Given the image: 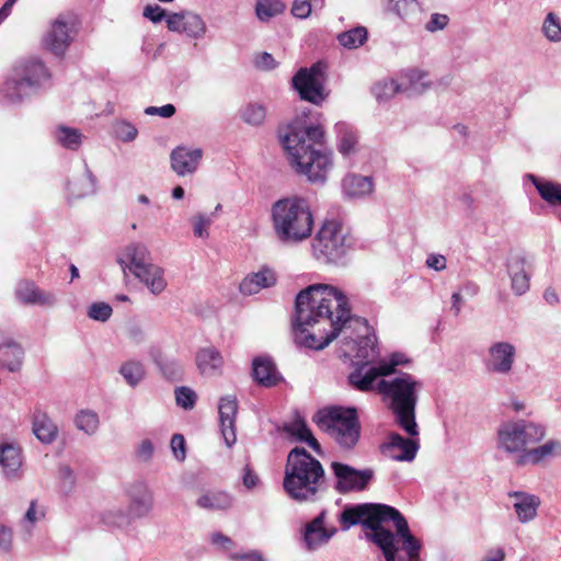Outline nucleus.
<instances>
[{
    "label": "nucleus",
    "mask_w": 561,
    "mask_h": 561,
    "mask_svg": "<svg viewBox=\"0 0 561 561\" xmlns=\"http://www.w3.org/2000/svg\"><path fill=\"white\" fill-rule=\"evenodd\" d=\"M354 324L368 331L367 320L352 314L347 297L334 286L313 284L296 296L291 331L300 346L320 351L341 336L356 357L368 362L376 355V337L354 336Z\"/></svg>",
    "instance_id": "nucleus-1"
},
{
    "label": "nucleus",
    "mask_w": 561,
    "mask_h": 561,
    "mask_svg": "<svg viewBox=\"0 0 561 561\" xmlns=\"http://www.w3.org/2000/svg\"><path fill=\"white\" fill-rule=\"evenodd\" d=\"M342 530L362 525L371 530L366 537L386 561H421V541L411 533L405 517L393 506L379 503L346 505L339 515Z\"/></svg>",
    "instance_id": "nucleus-2"
},
{
    "label": "nucleus",
    "mask_w": 561,
    "mask_h": 561,
    "mask_svg": "<svg viewBox=\"0 0 561 561\" xmlns=\"http://www.w3.org/2000/svg\"><path fill=\"white\" fill-rule=\"evenodd\" d=\"M290 165L312 183L324 184L332 169V152L322 150L324 129L320 124L304 125L296 121L279 133Z\"/></svg>",
    "instance_id": "nucleus-3"
},
{
    "label": "nucleus",
    "mask_w": 561,
    "mask_h": 561,
    "mask_svg": "<svg viewBox=\"0 0 561 561\" xmlns=\"http://www.w3.org/2000/svg\"><path fill=\"white\" fill-rule=\"evenodd\" d=\"M283 488L295 502H316L325 489L322 463L305 448H293L287 455Z\"/></svg>",
    "instance_id": "nucleus-4"
},
{
    "label": "nucleus",
    "mask_w": 561,
    "mask_h": 561,
    "mask_svg": "<svg viewBox=\"0 0 561 561\" xmlns=\"http://www.w3.org/2000/svg\"><path fill=\"white\" fill-rule=\"evenodd\" d=\"M378 394L387 402L397 424L410 436H419L415 409L419 391L423 383L408 373L380 379L377 383Z\"/></svg>",
    "instance_id": "nucleus-5"
},
{
    "label": "nucleus",
    "mask_w": 561,
    "mask_h": 561,
    "mask_svg": "<svg viewBox=\"0 0 561 561\" xmlns=\"http://www.w3.org/2000/svg\"><path fill=\"white\" fill-rule=\"evenodd\" d=\"M51 72L37 57L19 60L13 66L0 90V98L8 104H19L24 100L50 88Z\"/></svg>",
    "instance_id": "nucleus-6"
},
{
    "label": "nucleus",
    "mask_w": 561,
    "mask_h": 561,
    "mask_svg": "<svg viewBox=\"0 0 561 561\" xmlns=\"http://www.w3.org/2000/svg\"><path fill=\"white\" fill-rule=\"evenodd\" d=\"M276 238L285 244H297L308 239L313 229V215L305 198L287 197L272 206Z\"/></svg>",
    "instance_id": "nucleus-7"
},
{
    "label": "nucleus",
    "mask_w": 561,
    "mask_h": 561,
    "mask_svg": "<svg viewBox=\"0 0 561 561\" xmlns=\"http://www.w3.org/2000/svg\"><path fill=\"white\" fill-rule=\"evenodd\" d=\"M313 421L344 450H352L359 440L362 427L354 408H324L314 414Z\"/></svg>",
    "instance_id": "nucleus-8"
},
{
    "label": "nucleus",
    "mask_w": 561,
    "mask_h": 561,
    "mask_svg": "<svg viewBox=\"0 0 561 561\" xmlns=\"http://www.w3.org/2000/svg\"><path fill=\"white\" fill-rule=\"evenodd\" d=\"M354 243L353 236L340 222L327 220L312 241V250L318 260L343 264Z\"/></svg>",
    "instance_id": "nucleus-9"
},
{
    "label": "nucleus",
    "mask_w": 561,
    "mask_h": 561,
    "mask_svg": "<svg viewBox=\"0 0 561 561\" xmlns=\"http://www.w3.org/2000/svg\"><path fill=\"white\" fill-rule=\"evenodd\" d=\"M546 428L526 420L508 421L497 430V448L508 454H523L527 446L540 442Z\"/></svg>",
    "instance_id": "nucleus-10"
},
{
    "label": "nucleus",
    "mask_w": 561,
    "mask_h": 561,
    "mask_svg": "<svg viewBox=\"0 0 561 561\" xmlns=\"http://www.w3.org/2000/svg\"><path fill=\"white\" fill-rule=\"evenodd\" d=\"M325 69L322 61L314 62L310 67L300 68L291 79L293 88L298 92L299 98L314 105H320L329 95L325 91Z\"/></svg>",
    "instance_id": "nucleus-11"
},
{
    "label": "nucleus",
    "mask_w": 561,
    "mask_h": 561,
    "mask_svg": "<svg viewBox=\"0 0 561 561\" xmlns=\"http://www.w3.org/2000/svg\"><path fill=\"white\" fill-rule=\"evenodd\" d=\"M331 470L335 478L334 490L340 494L364 491L374 478L371 469L357 470L350 465L333 461Z\"/></svg>",
    "instance_id": "nucleus-12"
},
{
    "label": "nucleus",
    "mask_w": 561,
    "mask_h": 561,
    "mask_svg": "<svg viewBox=\"0 0 561 561\" xmlns=\"http://www.w3.org/2000/svg\"><path fill=\"white\" fill-rule=\"evenodd\" d=\"M515 358L516 347L507 341H499L489 346L484 365L491 374L508 376L512 373Z\"/></svg>",
    "instance_id": "nucleus-13"
},
{
    "label": "nucleus",
    "mask_w": 561,
    "mask_h": 561,
    "mask_svg": "<svg viewBox=\"0 0 561 561\" xmlns=\"http://www.w3.org/2000/svg\"><path fill=\"white\" fill-rule=\"evenodd\" d=\"M416 436L403 437L392 432L388 435L387 442L381 444L380 451L383 456L396 461H412L415 459L420 448Z\"/></svg>",
    "instance_id": "nucleus-14"
},
{
    "label": "nucleus",
    "mask_w": 561,
    "mask_h": 561,
    "mask_svg": "<svg viewBox=\"0 0 561 561\" xmlns=\"http://www.w3.org/2000/svg\"><path fill=\"white\" fill-rule=\"evenodd\" d=\"M126 494L128 497L127 512L131 518H145L153 510V493L146 482L136 481L131 483L127 488Z\"/></svg>",
    "instance_id": "nucleus-15"
},
{
    "label": "nucleus",
    "mask_w": 561,
    "mask_h": 561,
    "mask_svg": "<svg viewBox=\"0 0 561 561\" xmlns=\"http://www.w3.org/2000/svg\"><path fill=\"white\" fill-rule=\"evenodd\" d=\"M71 41L69 24L59 16L51 23L50 28L44 36L43 45L55 56L62 57Z\"/></svg>",
    "instance_id": "nucleus-16"
},
{
    "label": "nucleus",
    "mask_w": 561,
    "mask_h": 561,
    "mask_svg": "<svg viewBox=\"0 0 561 561\" xmlns=\"http://www.w3.org/2000/svg\"><path fill=\"white\" fill-rule=\"evenodd\" d=\"M385 377L379 364L371 366L367 362L362 363L348 375L350 385L362 392L375 391L378 393L377 383Z\"/></svg>",
    "instance_id": "nucleus-17"
},
{
    "label": "nucleus",
    "mask_w": 561,
    "mask_h": 561,
    "mask_svg": "<svg viewBox=\"0 0 561 561\" xmlns=\"http://www.w3.org/2000/svg\"><path fill=\"white\" fill-rule=\"evenodd\" d=\"M237 411L238 402L234 396H226L220 399L218 405L220 431L228 447H232L237 440L234 426Z\"/></svg>",
    "instance_id": "nucleus-18"
},
{
    "label": "nucleus",
    "mask_w": 561,
    "mask_h": 561,
    "mask_svg": "<svg viewBox=\"0 0 561 561\" xmlns=\"http://www.w3.org/2000/svg\"><path fill=\"white\" fill-rule=\"evenodd\" d=\"M203 158L199 148L190 149L183 146L174 148L170 154L171 168L180 176L194 173Z\"/></svg>",
    "instance_id": "nucleus-19"
},
{
    "label": "nucleus",
    "mask_w": 561,
    "mask_h": 561,
    "mask_svg": "<svg viewBox=\"0 0 561 561\" xmlns=\"http://www.w3.org/2000/svg\"><path fill=\"white\" fill-rule=\"evenodd\" d=\"M527 260L523 253L510 255L506 268L511 278V288L515 295L522 296L529 289L530 273L526 270Z\"/></svg>",
    "instance_id": "nucleus-20"
},
{
    "label": "nucleus",
    "mask_w": 561,
    "mask_h": 561,
    "mask_svg": "<svg viewBox=\"0 0 561 561\" xmlns=\"http://www.w3.org/2000/svg\"><path fill=\"white\" fill-rule=\"evenodd\" d=\"M325 511H322L311 522L306 524L304 530V543L307 550L313 551L329 542L336 529L324 527Z\"/></svg>",
    "instance_id": "nucleus-21"
},
{
    "label": "nucleus",
    "mask_w": 561,
    "mask_h": 561,
    "mask_svg": "<svg viewBox=\"0 0 561 561\" xmlns=\"http://www.w3.org/2000/svg\"><path fill=\"white\" fill-rule=\"evenodd\" d=\"M24 350L22 345L7 333H0V366L9 371H19L22 367Z\"/></svg>",
    "instance_id": "nucleus-22"
},
{
    "label": "nucleus",
    "mask_w": 561,
    "mask_h": 561,
    "mask_svg": "<svg viewBox=\"0 0 561 561\" xmlns=\"http://www.w3.org/2000/svg\"><path fill=\"white\" fill-rule=\"evenodd\" d=\"M124 255L129 261V263L127 264L122 257L118 259V263L124 271L128 268L129 272L134 275H138L141 268H145L147 265L151 264L150 252L144 243L134 242L128 244L125 248Z\"/></svg>",
    "instance_id": "nucleus-23"
},
{
    "label": "nucleus",
    "mask_w": 561,
    "mask_h": 561,
    "mask_svg": "<svg viewBox=\"0 0 561 561\" xmlns=\"http://www.w3.org/2000/svg\"><path fill=\"white\" fill-rule=\"evenodd\" d=\"M508 496L515 500L513 507L520 523L526 524L537 516L540 506L538 496L522 491H512Z\"/></svg>",
    "instance_id": "nucleus-24"
},
{
    "label": "nucleus",
    "mask_w": 561,
    "mask_h": 561,
    "mask_svg": "<svg viewBox=\"0 0 561 561\" xmlns=\"http://www.w3.org/2000/svg\"><path fill=\"white\" fill-rule=\"evenodd\" d=\"M252 376L259 385L266 388L278 385L283 379L274 362L270 357L264 356L253 359Z\"/></svg>",
    "instance_id": "nucleus-25"
},
{
    "label": "nucleus",
    "mask_w": 561,
    "mask_h": 561,
    "mask_svg": "<svg viewBox=\"0 0 561 561\" xmlns=\"http://www.w3.org/2000/svg\"><path fill=\"white\" fill-rule=\"evenodd\" d=\"M276 280V273L272 268L263 266L260 271L244 277L239 289L243 295H254L264 288L274 286Z\"/></svg>",
    "instance_id": "nucleus-26"
},
{
    "label": "nucleus",
    "mask_w": 561,
    "mask_h": 561,
    "mask_svg": "<svg viewBox=\"0 0 561 561\" xmlns=\"http://www.w3.org/2000/svg\"><path fill=\"white\" fill-rule=\"evenodd\" d=\"M15 294L18 299L25 305L53 306L56 302L54 294L39 289L28 280L19 283Z\"/></svg>",
    "instance_id": "nucleus-27"
},
{
    "label": "nucleus",
    "mask_w": 561,
    "mask_h": 561,
    "mask_svg": "<svg viewBox=\"0 0 561 561\" xmlns=\"http://www.w3.org/2000/svg\"><path fill=\"white\" fill-rule=\"evenodd\" d=\"M0 466L8 479H19L22 474V451L15 444L0 445Z\"/></svg>",
    "instance_id": "nucleus-28"
},
{
    "label": "nucleus",
    "mask_w": 561,
    "mask_h": 561,
    "mask_svg": "<svg viewBox=\"0 0 561 561\" xmlns=\"http://www.w3.org/2000/svg\"><path fill=\"white\" fill-rule=\"evenodd\" d=\"M343 193L351 198L365 197L374 190L370 176L347 174L342 181Z\"/></svg>",
    "instance_id": "nucleus-29"
},
{
    "label": "nucleus",
    "mask_w": 561,
    "mask_h": 561,
    "mask_svg": "<svg viewBox=\"0 0 561 561\" xmlns=\"http://www.w3.org/2000/svg\"><path fill=\"white\" fill-rule=\"evenodd\" d=\"M196 365L201 374L214 376L221 371L224 359L216 348L205 347L196 354Z\"/></svg>",
    "instance_id": "nucleus-30"
},
{
    "label": "nucleus",
    "mask_w": 561,
    "mask_h": 561,
    "mask_svg": "<svg viewBox=\"0 0 561 561\" xmlns=\"http://www.w3.org/2000/svg\"><path fill=\"white\" fill-rule=\"evenodd\" d=\"M134 276L144 283L153 295L161 294L167 287L164 270L153 263L141 268L140 273Z\"/></svg>",
    "instance_id": "nucleus-31"
},
{
    "label": "nucleus",
    "mask_w": 561,
    "mask_h": 561,
    "mask_svg": "<svg viewBox=\"0 0 561 561\" xmlns=\"http://www.w3.org/2000/svg\"><path fill=\"white\" fill-rule=\"evenodd\" d=\"M33 433L43 444H51L57 437L58 427L45 412L36 411L33 417Z\"/></svg>",
    "instance_id": "nucleus-32"
},
{
    "label": "nucleus",
    "mask_w": 561,
    "mask_h": 561,
    "mask_svg": "<svg viewBox=\"0 0 561 561\" xmlns=\"http://www.w3.org/2000/svg\"><path fill=\"white\" fill-rule=\"evenodd\" d=\"M337 134V150L343 157H348L356 151L358 136L348 124L341 122L335 125Z\"/></svg>",
    "instance_id": "nucleus-33"
},
{
    "label": "nucleus",
    "mask_w": 561,
    "mask_h": 561,
    "mask_svg": "<svg viewBox=\"0 0 561 561\" xmlns=\"http://www.w3.org/2000/svg\"><path fill=\"white\" fill-rule=\"evenodd\" d=\"M196 504L204 510L224 511L232 505V497L225 491H208L197 499Z\"/></svg>",
    "instance_id": "nucleus-34"
},
{
    "label": "nucleus",
    "mask_w": 561,
    "mask_h": 561,
    "mask_svg": "<svg viewBox=\"0 0 561 561\" xmlns=\"http://www.w3.org/2000/svg\"><path fill=\"white\" fill-rule=\"evenodd\" d=\"M559 445L556 440H548L541 446H538L536 448L527 449L525 453L520 454L517 459L516 463L518 466H526V465H538L543 459L552 456L553 450Z\"/></svg>",
    "instance_id": "nucleus-35"
},
{
    "label": "nucleus",
    "mask_w": 561,
    "mask_h": 561,
    "mask_svg": "<svg viewBox=\"0 0 561 561\" xmlns=\"http://www.w3.org/2000/svg\"><path fill=\"white\" fill-rule=\"evenodd\" d=\"M118 373L123 377L125 382L131 388H136L137 386H139L147 376L144 363L136 359H129L124 362L121 365Z\"/></svg>",
    "instance_id": "nucleus-36"
},
{
    "label": "nucleus",
    "mask_w": 561,
    "mask_h": 561,
    "mask_svg": "<svg viewBox=\"0 0 561 561\" xmlns=\"http://www.w3.org/2000/svg\"><path fill=\"white\" fill-rule=\"evenodd\" d=\"M540 197L551 205H561V184L550 181H541L537 176L529 174Z\"/></svg>",
    "instance_id": "nucleus-37"
},
{
    "label": "nucleus",
    "mask_w": 561,
    "mask_h": 561,
    "mask_svg": "<svg viewBox=\"0 0 561 561\" xmlns=\"http://www.w3.org/2000/svg\"><path fill=\"white\" fill-rule=\"evenodd\" d=\"M96 180L92 172L85 167L83 176L78 182H69L68 183V192L76 198H80L87 195H90L95 192Z\"/></svg>",
    "instance_id": "nucleus-38"
},
{
    "label": "nucleus",
    "mask_w": 561,
    "mask_h": 561,
    "mask_svg": "<svg viewBox=\"0 0 561 561\" xmlns=\"http://www.w3.org/2000/svg\"><path fill=\"white\" fill-rule=\"evenodd\" d=\"M206 31V23L199 14L185 11L183 33L191 38L201 39L205 36Z\"/></svg>",
    "instance_id": "nucleus-39"
},
{
    "label": "nucleus",
    "mask_w": 561,
    "mask_h": 561,
    "mask_svg": "<svg viewBox=\"0 0 561 561\" xmlns=\"http://www.w3.org/2000/svg\"><path fill=\"white\" fill-rule=\"evenodd\" d=\"M368 32L364 26H357L337 35L339 43L348 49H355L367 41Z\"/></svg>",
    "instance_id": "nucleus-40"
},
{
    "label": "nucleus",
    "mask_w": 561,
    "mask_h": 561,
    "mask_svg": "<svg viewBox=\"0 0 561 561\" xmlns=\"http://www.w3.org/2000/svg\"><path fill=\"white\" fill-rule=\"evenodd\" d=\"M57 141L65 148L77 150L82 141V135L77 128L59 126L56 133Z\"/></svg>",
    "instance_id": "nucleus-41"
},
{
    "label": "nucleus",
    "mask_w": 561,
    "mask_h": 561,
    "mask_svg": "<svg viewBox=\"0 0 561 561\" xmlns=\"http://www.w3.org/2000/svg\"><path fill=\"white\" fill-rule=\"evenodd\" d=\"M241 119L252 126H260L266 116V108L259 103H248L240 110Z\"/></svg>",
    "instance_id": "nucleus-42"
},
{
    "label": "nucleus",
    "mask_w": 561,
    "mask_h": 561,
    "mask_svg": "<svg viewBox=\"0 0 561 561\" xmlns=\"http://www.w3.org/2000/svg\"><path fill=\"white\" fill-rule=\"evenodd\" d=\"M285 5L279 0H259L255 12L261 21H268L272 18L283 13Z\"/></svg>",
    "instance_id": "nucleus-43"
},
{
    "label": "nucleus",
    "mask_w": 561,
    "mask_h": 561,
    "mask_svg": "<svg viewBox=\"0 0 561 561\" xmlns=\"http://www.w3.org/2000/svg\"><path fill=\"white\" fill-rule=\"evenodd\" d=\"M541 31L549 42H561V21L554 12H549L546 15Z\"/></svg>",
    "instance_id": "nucleus-44"
},
{
    "label": "nucleus",
    "mask_w": 561,
    "mask_h": 561,
    "mask_svg": "<svg viewBox=\"0 0 561 561\" xmlns=\"http://www.w3.org/2000/svg\"><path fill=\"white\" fill-rule=\"evenodd\" d=\"M75 423L78 430L92 435L99 427V416L93 411L83 410L77 414Z\"/></svg>",
    "instance_id": "nucleus-45"
},
{
    "label": "nucleus",
    "mask_w": 561,
    "mask_h": 561,
    "mask_svg": "<svg viewBox=\"0 0 561 561\" xmlns=\"http://www.w3.org/2000/svg\"><path fill=\"white\" fill-rule=\"evenodd\" d=\"M371 92L377 101L383 102L400 92V85L392 79L381 80L374 84Z\"/></svg>",
    "instance_id": "nucleus-46"
},
{
    "label": "nucleus",
    "mask_w": 561,
    "mask_h": 561,
    "mask_svg": "<svg viewBox=\"0 0 561 561\" xmlns=\"http://www.w3.org/2000/svg\"><path fill=\"white\" fill-rule=\"evenodd\" d=\"M131 520H134V518L129 516V513H125L122 510H111L102 515V522L110 527H126Z\"/></svg>",
    "instance_id": "nucleus-47"
},
{
    "label": "nucleus",
    "mask_w": 561,
    "mask_h": 561,
    "mask_svg": "<svg viewBox=\"0 0 561 561\" xmlns=\"http://www.w3.org/2000/svg\"><path fill=\"white\" fill-rule=\"evenodd\" d=\"M113 133L119 140L129 142L137 137L138 129L127 121H116L113 124Z\"/></svg>",
    "instance_id": "nucleus-48"
},
{
    "label": "nucleus",
    "mask_w": 561,
    "mask_h": 561,
    "mask_svg": "<svg viewBox=\"0 0 561 561\" xmlns=\"http://www.w3.org/2000/svg\"><path fill=\"white\" fill-rule=\"evenodd\" d=\"M176 404L185 410H192L196 403L197 394L188 387H178L174 391Z\"/></svg>",
    "instance_id": "nucleus-49"
},
{
    "label": "nucleus",
    "mask_w": 561,
    "mask_h": 561,
    "mask_svg": "<svg viewBox=\"0 0 561 561\" xmlns=\"http://www.w3.org/2000/svg\"><path fill=\"white\" fill-rule=\"evenodd\" d=\"M157 365L160 368L163 377L170 381L180 380L182 377V367L175 360H157Z\"/></svg>",
    "instance_id": "nucleus-50"
},
{
    "label": "nucleus",
    "mask_w": 561,
    "mask_h": 561,
    "mask_svg": "<svg viewBox=\"0 0 561 561\" xmlns=\"http://www.w3.org/2000/svg\"><path fill=\"white\" fill-rule=\"evenodd\" d=\"M324 0H295L291 8V13L299 19H306L311 13L312 5L322 8Z\"/></svg>",
    "instance_id": "nucleus-51"
},
{
    "label": "nucleus",
    "mask_w": 561,
    "mask_h": 561,
    "mask_svg": "<svg viewBox=\"0 0 561 561\" xmlns=\"http://www.w3.org/2000/svg\"><path fill=\"white\" fill-rule=\"evenodd\" d=\"M213 222L211 215L198 214L192 218L193 233L197 238H208V228Z\"/></svg>",
    "instance_id": "nucleus-52"
},
{
    "label": "nucleus",
    "mask_w": 561,
    "mask_h": 561,
    "mask_svg": "<svg viewBox=\"0 0 561 561\" xmlns=\"http://www.w3.org/2000/svg\"><path fill=\"white\" fill-rule=\"evenodd\" d=\"M112 307L106 302H94L89 307L88 316L96 321L105 322L112 316Z\"/></svg>",
    "instance_id": "nucleus-53"
},
{
    "label": "nucleus",
    "mask_w": 561,
    "mask_h": 561,
    "mask_svg": "<svg viewBox=\"0 0 561 561\" xmlns=\"http://www.w3.org/2000/svg\"><path fill=\"white\" fill-rule=\"evenodd\" d=\"M284 431L287 434L295 436L297 438V440H299V442H305L308 438V436L311 434V431L309 430V427L307 426L305 421H301V420L295 421L289 424H285Z\"/></svg>",
    "instance_id": "nucleus-54"
},
{
    "label": "nucleus",
    "mask_w": 561,
    "mask_h": 561,
    "mask_svg": "<svg viewBox=\"0 0 561 561\" xmlns=\"http://www.w3.org/2000/svg\"><path fill=\"white\" fill-rule=\"evenodd\" d=\"M408 363L405 356L401 353H393L388 362H380L379 366L382 369L385 377H392L396 373V367Z\"/></svg>",
    "instance_id": "nucleus-55"
},
{
    "label": "nucleus",
    "mask_w": 561,
    "mask_h": 561,
    "mask_svg": "<svg viewBox=\"0 0 561 561\" xmlns=\"http://www.w3.org/2000/svg\"><path fill=\"white\" fill-rule=\"evenodd\" d=\"M449 23V18L446 14L433 13L430 21L425 24L427 32L434 33L444 30Z\"/></svg>",
    "instance_id": "nucleus-56"
},
{
    "label": "nucleus",
    "mask_w": 561,
    "mask_h": 561,
    "mask_svg": "<svg viewBox=\"0 0 561 561\" xmlns=\"http://www.w3.org/2000/svg\"><path fill=\"white\" fill-rule=\"evenodd\" d=\"M170 446H171L174 457L179 461H183L186 457L184 436L181 434H174L171 438Z\"/></svg>",
    "instance_id": "nucleus-57"
},
{
    "label": "nucleus",
    "mask_w": 561,
    "mask_h": 561,
    "mask_svg": "<svg viewBox=\"0 0 561 561\" xmlns=\"http://www.w3.org/2000/svg\"><path fill=\"white\" fill-rule=\"evenodd\" d=\"M175 106L173 104H165L162 106H148L145 108L146 115H160L161 117L169 118L175 114Z\"/></svg>",
    "instance_id": "nucleus-58"
},
{
    "label": "nucleus",
    "mask_w": 561,
    "mask_h": 561,
    "mask_svg": "<svg viewBox=\"0 0 561 561\" xmlns=\"http://www.w3.org/2000/svg\"><path fill=\"white\" fill-rule=\"evenodd\" d=\"M142 14L152 23H159L164 19L165 11L158 4H149L145 7Z\"/></svg>",
    "instance_id": "nucleus-59"
},
{
    "label": "nucleus",
    "mask_w": 561,
    "mask_h": 561,
    "mask_svg": "<svg viewBox=\"0 0 561 561\" xmlns=\"http://www.w3.org/2000/svg\"><path fill=\"white\" fill-rule=\"evenodd\" d=\"M185 12L172 13L167 18V26L171 32H183Z\"/></svg>",
    "instance_id": "nucleus-60"
},
{
    "label": "nucleus",
    "mask_w": 561,
    "mask_h": 561,
    "mask_svg": "<svg viewBox=\"0 0 561 561\" xmlns=\"http://www.w3.org/2000/svg\"><path fill=\"white\" fill-rule=\"evenodd\" d=\"M255 66L262 70H272L276 68L277 62L271 54L264 51L256 57Z\"/></svg>",
    "instance_id": "nucleus-61"
},
{
    "label": "nucleus",
    "mask_w": 561,
    "mask_h": 561,
    "mask_svg": "<svg viewBox=\"0 0 561 561\" xmlns=\"http://www.w3.org/2000/svg\"><path fill=\"white\" fill-rule=\"evenodd\" d=\"M153 444L149 439H144L137 449V458L142 461H148L153 455Z\"/></svg>",
    "instance_id": "nucleus-62"
},
{
    "label": "nucleus",
    "mask_w": 561,
    "mask_h": 561,
    "mask_svg": "<svg viewBox=\"0 0 561 561\" xmlns=\"http://www.w3.org/2000/svg\"><path fill=\"white\" fill-rule=\"evenodd\" d=\"M426 266L437 272L446 268V257L442 254H430L426 259Z\"/></svg>",
    "instance_id": "nucleus-63"
},
{
    "label": "nucleus",
    "mask_w": 561,
    "mask_h": 561,
    "mask_svg": "<svg viewBox=\"0 0 561 561\" xmlns=\"http://www.w3.org/2000/svg\"><path fill=\"white\" fill-rule=\"evenodd\" d=\"M243 485L248 489H253L259 482L257 474L253 471L250 465H247L242 476Z\"/></svg>",
    "instance_id": "nucleus-64"
}]
</instances>
